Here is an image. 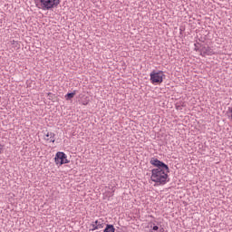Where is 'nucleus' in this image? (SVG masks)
Segmentation results:
<instances>
[{
  "instance_id": "f257e3e1",
  "label": "nucleus",
  "mask_w": 232,
  "mask_h": 232,
  "mask_svg": "<svg viewBox=\"0 0 232 232\" xmlns=\"http://www.w3.org/2000/svg\"><path fill=\"white\" fill-rule=\"evenodd\" d=\"M150 163L157 169L151 170L150 180L159 186H164L169 182V167L159 159L151 158Z\"/></svg>"
},
{
  "instance_id": "f03ea898",
  "label": "nucleus",
  "mask_w": 232,
  "mask_h": 232,
  "mask_svg": "<svg viewBox=\"0 0 232 232\" xmlns=\"http://www.w3.org/2000/svg\"><path fill=\"white\" fill-rule=\"evenodd\" d=\"M150 77L152 84H162L164 79H166V74L162 71H152Z\"/></svg>"
},
{
  "instance_id": "7ed1b4c3",
  "label": "nucleus",
  "mask_w": 232,
  "mask_h": 232,
  "mask_svg": "<svg viewBox=\"0 0 232 232\" xmlns=\"http://www.w3.org/2000/svg\"><path fill=\"white\" fill-rule=\"evenodd\" d=\"M42 10H53L61 5V0H39Z\"/></svg>"
},
{
  "instance_id": "20e7f679",
  "label": "nucleus",
  "mask_w": 232,
  "mask_h": 232,
  "mask_svg": "<svg viewBox=\"0 0 232 232\" xmlns=\"http://www.w3.org/2000/svg\"><path fill=\"white\" fill-rule=\"evenodd\" d=\"M68 156L64 152H57L54 158L55 164H59L60 166H63V164H69L70 160H68Z\"/></svg>"
},
{
  "instance_id": "39448f33",
  "label": "nucleus",
  "mask_w": 232,
  "mask_h": 232,
  "mask_svg": "<svg viewBox=\"0 0 232 232\" xmlns=\"http://www.w3.org/2000/svg\"><path fill=\"white\" fill-rule=\"evenodd\" d=\"M199 52H200V55H202V57H206V55H213V53H215L213 52V49H211V47L209 46H202L200 49H199Z\"/></svg>"
},
{
  "instance_id": "423d86ee",
  "label": "nucleus",
  "mask_w": 232,
  "mask_h": 232,
  "mask_svg": "<svg viewBox=\"0 0 232 232\" xmlns=\"http://www.w3.org/2000/svg\"><path fill=\"white\" fill-rule=\"evenodd\" d=\"M77 93L76 91H73L72 92H68L66 95H65V99L66 101H72V99H73V97H75V94Z\"/></svg>"
},
{
  "instance_id": "0eeeda50",
  "label": "nucleus",
  "mask_w": 232,
  "mask_h": 232,
  "mask_svg": "<svg viewBox=\"0 0 232 232\" xmlns=\"http://www.w3.org/2000/svg\"><path fill=\"white\" fill-rule=\"evenodd\" d=\"M11 45L12 48H14V50H19V48H21V44L15 40L11 41Z\"/></svg>"
},
{
  "instance_id": "6e6552de",
  "label": "nucleus",
  "mask_w": 232,
  "mask_h": 232,
  "mask_svg": "<svg viewBox=\"0 0 232 232\" xmlns=\"http://www.w3.org/2000/svg\"><path fill=\"white\" fill-rule=\"evenodd\" d=\"M94 225H96V227L99 228V229H102V227H104V223H102V220L99 219V220H96L93 222Z\"/></svg>"
},
{
  "instance_id": "1a4fd4ad",
  "label": "nucleus",
  "mask_w": 232,
  "mask_h": 232,
  "mask_svg": "<svg viewBox=\"0 0 232 232\" xmlns=\"http://www.w3.org/2000/svg\"><path fill=\"white\" fill-rule=\"evenodd\" d=\"M150 231H152V232L153 231H159V226L155 225V223L150 222Z\"/></svg>"
},
{
  "instance_id": "9d476101",
  "label": "nucleus",
  "mask_w": 232,
  "mask_h": 232,
  "mask_svg": "<svg viewBox=\"0 0 232 232\" xmlns=\"http://www.w3.org/2000/svg\"><path fill=\"white\" fill-rule=\"evenodd\" d=\"M49 140H50V142H55V133L50 132Z\"/></svg>"
},
{
  "instance_id": "9b49d317",
  "label": "nucleus",
  "mask_w": 232,
  "mask_h": 232,
  "mask_svg": "<svg viewBox=\"0 0 232 232\" xmlns=\"http://www.w3.org/2000/svg\"><path fill=\"white\" fill-rule=\"evenodd\" d=\"M91 226H92V228L91 229V231H95V230L99 229V228H98L99 227H97L94 222H92Z\"/></svg>"
},
{
  "instance_id": "f8f14e48",
  "label": "nucleus",
  "mask_w": 232,
  "mask_h": 232,
  "mask_svg": "<svg viewBox=\"0 0 232 232\" xmlns=\"http://www.w3.org/2000/svg\"><path fill=\"white\" fill-rule=\"evenodd\" d=\"M48 137H50V132H47L44 134V140H50V138Z\"/></svg>"
},
{
  "instance_id": "ddd939ff",
  "label": "nucleus",
  "mask_w": 232,
  "mask_h": 232,
  "mask_svg": "<svg viewBox=\"0 0 232 232\" xmlns=\"http://www.w3.org/2000/svg\"><path fill=\"white\" fill-rule=\"evenodd\" d=\"M3 151H5V145L0 144V155L3 153Z\"/></svg>"
},
{
  "instance_id": "4468645a",
  "label": "nucleus",
  "mask_w": 232,
  "mask_h": 232,
  "mask_svg": "<svg viewBox=\"0 0 232 232\" xmlns=\"http://www.w3.org/2000/svg\"><path fill=\"white\" fill-rule=\"evenodd\" d=\"M150 232H153V230H150ZM159 232H164V228L163 227L160 228Z\"/></svg>"
},
{
  "instance_id": "2eb2a0df",
  "label": "nucleus",
  "mask_w": 232,
  "mask_h": 232,
  "mask_svg": "<svg viewBox=\"0 0 232 232\" xmlns=\"http://www.w3.org/2000/svg\"><path fill=\"white\" fill-rule=\"evenodd\" d=\"M195 50L196 52H198V45L197 44H195Z\"/></svg>"
},
{
  "instance_id": "dca6fc26",
  "label": "nucleus",
  "mask_w": 232,
  "mask_h": 232,
  "mask_svg": "<svg viewBox=\"0 0 232 232\" xmlns=\"http://www.w3.org/2000/svg\"><path fill=\"white\" fill-rule=\"evenodd\" d=\"M177 110H180V106H177Z\"/></svg>"
}]
</instances>
